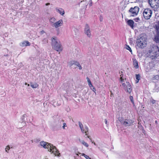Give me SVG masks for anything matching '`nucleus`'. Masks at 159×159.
I'll return each mask as SVG.
<instances>
[{
    "instance_id": "c03bdc74",
    "label": "nucleus",
    "mask_w": 159,
    "mask_h": 159,
    "mask_svg": "<svg viewBox=\"0 0 159 159\" xmlns=\"http://www.w3.org/2000/svg\"><path fill=\"white\" fill-rule=\"evenodd\" d=\"M126 85L125 83H122V86L124 87H125Z\"/></svg>"
},
{
    "instance_id": "7ed1b4c3",
    "label": "nucleus",
    "mask_w": 159,
    "mask_h": 159,
    "mask_svg": "<svg viewBox=\"0 0 159 159\" xmlns=\"http://www.w3.org/2000/svg\"><path fill=\"white\" fill-rule=\"evenodd\" d=\"M150 57L152 59H155L159 54V48L158 47L154 44L150 48Z\"/></svg>"
},
{
    "instance_id": "7c9ffc66",
    "label": "nucleus",
    "mask_w": 159,
    "mask_h": 159,
    "mask_svg": "<svg viewBox=\"0 0 159 159\" xmlns=\"http://www.w3.org/2000/svg\"><path fill=\"white\" fill-rule=\"evenodd\" d=\"M79 124L80 127V129L81 130V131L82 130V129H83L84 128L83 127V126L82 124V123L80 122H79Z\"/></svg>"
},
{
    "instance_id": "72a5a7b5",
    "label": "nucleus",
    "mask_w": 159,
    "mask_h": 159,
    "mask_svg": "<svg viewBox=\"0 0 159 159\" xmlns=\"http://www.w3.org/2000/svg\"><path fill=\"white\" fill-rule=\"evenodd\" d=\"M63 124V126H62L63 129H66L65 127L67 126L66 124L65 123H64Z\"/></svg>"
},
{
    "instance_id": "58836bf2",
    "label": "nucleus",
    "mask_w": 159,
    "mask_h": 159,
    "mask_svg": "<svg viewBox=\"0 0 159 159\" xmlns=\"http://www.w3.org/2000/svg\"><path fill=\"white\" fill-rule=\"evenodd\" d=\"M89 2H90V3H89V5L90 6H92V0H90L89 1Z\"/></svg>"
},
{
    "instance_id": "20e7f679",
    "label": "nucleus",
    "mask_w": 159,
    "mask_h": 159,
    "mask_svg": "<svg viewBox=\"0 0 159 159\" xmlns=\"http://www.w3.org/2000/svg\"><path fill=\"white\" fill-rule=\"evenodd\" d=\"M51 148H49V151L50 152H52L54 153L56 156H60V154L59 153V152L58 150L57 149L56 147L54 146L52 144H51Z\"/></svg>"
},
{
    "instance_id": "6ab92c4d",
    "label": "nucleus",
    "mask_w": 159,
    "mask_h": 159,
    "mask_svg": "<svg viewBox=\"0 0 159 159\" xmlns=\"http://www.w3.org/2000/svg\"><path fill=\"white\" fill-rule=\"evenodd\" d=\"M88 131V128L87 126H85L84 127V128H83L82 130V132L83 133H85L86 134L85 135H87V132Z\"/></svg>"
},
{
    "instance_id": "aec40b11",
    "label": "nucleus",
    "mask_w": 159,
    "mask_h": 159,
    "mask_svg": "<svg viewBox=\"0 0 159 159\" xmlns=\"http://www.w3.org/2000/svg\"><path fill=\"white\" fill-rule=\"evenodd\" d=\"M48 40L47 38H44L42 41L43 44H46L48 43Z\"/></svg>"
},
{
    "instance_id": "4be33fe9",
    "label": "nucleus",
    "mask_w": 159,
    "mask_h": 159,
    "mask_svg": "<svg viewBox=\"0 0 159 159\" xmlns=\"http://www.w3.org/2000/svg\"><path fill=\"white\" fill-rule=\"evenodd\" d=\"M86 79L87 80V81L90 87H91L92 86V84L91 83V82L89 79V78L88 77L86 78Z\"/></svg>"
},
{
    "instance_id": "412c9836",
    "label": "nucleus",
    "mask_w": 159,
    "mask_h": 159,
    "mask_svg": "<svg viewBox=\"0 0 159 159\" xmlns=\"http://www.w3.org/2000/svg\"><path fill=\"white\" fill-rule=\"evenodd\" d=\"M140 76L139 74H136V79L137 80L136 81V83H138L139 80L140 79Z\"/></svg>"
},
{
    "instance_id": "c756f323",
    "label": "nucleus",
    "mask_w": 159,
    "mask_h": 159,
    "mask_svg": "<svg viewBox=\"0 0 159 159\" xmlns=\"http://www.w3.org/2000/svg\"><path fill=\"white\" fill-rule=\"evenodd\" d=\"M82 155L83 156H84L86 159H91L89 157V156L86 155L84 153H82Z\"/></svg>"
},
{
    "instance_id": "0eeeda50",
    "label": "nucleus",
    "mask_w": 159,
    "mask_h": 159,
    "mask_svg": "<svg viewBox=\"0 0 159 159\" xmlns=\"http://www.w3.org/2000/svg\"><path fill=\"white\" fill-rule=\"evenodd\" d=\"M40 145L43 147L44 148L48 149V151H49V148H51V146H51V144L44 141L41 142H40Z\"/></svg>"
},
{
    "instance_id": "f3484780",
    "label": "nucleus",
    "mask_w": 159,
    "mask_h": 159,
    "mask_svg": "<svg viewBox=\"0 0 159 159\" xmlns=\"http://www.w3.org/2000/svg\"><path fill=\"white\" fill-rule=\"evenodd\" d=\"M80 142L83 145L86 147H88L89 145L88 143L84 142V140H81L80 139H79Z\"/></svg>"
},
{
    "instance_id": "4c0bfd02",
    "label": "nucleus",
    "mask_w": 159,
    "mask_h": 159,
    "mask_svg": "<svg viewBox=\"0 0 159 159\" xmlns=\"http://www.w3.org/2000/svg\"><path fill=\"white\" fill-rule=\"evenodd\" d=\"M45 32L43 30H42V31H41L40 32V34L41 35H42L44 33H45Z\"/></svg>"
},
{
    "instance_id": "09e8293b",
    "label": "nucleus",
    "mask_w": 159,
    "mask_h": 159,
    "mask_svg": "<svg viewBox=\"0 0 159 159\" xmlns=\"http://www.w3.org/2000/svg\"><path fill=\"white\" fill-rule=\"evenodd\" d=\"M147 1L148 2L149 4V0H147Z\"/></svg>"
},
{
    "instance_id": "a211bd4d",
    "label": "nucleus",
    "mask_w": 159,
    "mask_h": 159,
    "mask_svg": "<svg viewBox=\"0 0 159 159\" xmlns=\"http://www.w3.org/2000/svg\"><path fill=\"white\" fill-rule=\"evenodd\" d=\"M76 61L73 60H71L68 63V65L70 66L71 67L73 65L75 64V63Z\"/></svg>"
},
{
    "instance_id": "603ef678",
    "label": "nucleus",
    "mask_w": 159,
    "mask_h": 159,
    "mask_svg": "<svg viewBox=\"0 0 159 159\" xmlns=\"http://www.w3.org/2000/svg\"><path fill=\"white\" fill-rule=\"evenodd\" d=\"M25 85H27V83H25Z\"/></svg>"
},
{
    "instance_id": "4468645a",
    "label": "nucleus",
    "mask_w": 159,
    "mask_h": 159,
    "mask_svg": "<svg viewBox=\"0 0 159 159\" xmlns=\"http://www.w3.org/2000/svg\"><path fill=\"white\" fill-rule=\"evenodd\" d=\"M56 11L59 13L61 15L63 16L65 14V11L63 9L61 8H56Z\"/></svg>"
},
{
    "instance_id": "f704fd0d",
    "label": "nucleus",
    "mask_w": 159,
    "mask_h": 159,
    "mask_svg": "<svg viewBox=\"0 0 159 159\" xmlns=\"http://www.w3.org/2000/svg\"><path fill=\"white\" fill-rule=\"evenodd\" d=\"M87 137L90 140L91 142H92V143H93L94 144V145H96V143H95L92 142V139L91 138H90V136H87Z\"/></svg>"
},
{
    "instance_id": "f03ea898",
    "label": "nucleus",
    "mask_w": 159,
    "mask_h": 159,
    "mask_svg": "<svg viewBox=\"0 0 159 159\" xmlns=\"http://www.w3.org/2000/svg\"><path fill=\"white\" fill-rule=\"evenodd\" d=\"M51 40L52 48L58 52L62 51V48L61 44L57 38L56 37H52Z\"/></svg>"
},
{
    "instance_id": "dca6fc26",
    "label": "nucleus",
    "mask_w": 159,
    "mask_h": 159,
    "mask_svg": "<svg viewBox=\"0 0 159 159\" xmlns=\"http://www.w3.org/2000/svg\"><path fill=\"white\" fill-rule=\"evenodd\" d=\"M128 25L133 28L134 27V21L131 20H128L127 21Z\"/></svg>"
},
{
    "instance_id": "a878e982",
    "label": "nucleus",
    "mask_w": 159,
    "mask_h": 159,
    "mask_svg": "<svg viewBox=\"0 0 159 159\" xmlns=\"http://www.w3.org/2000/svg\"><path fill=\"white\" fill-rule=\"evenodd\" d=\"M31 86L33 88H37L38 86V85L37 83H35L34 84H31Z\"/></svg>"
},
{
    "instance_id": "5701e85b",
    "label": "nucleus",
    "mask_w": 159,
    "mask_h": 159,
    "mask_svg": "<svg viewBox=\"0 0 159 159\" xmlns=\"http://www.w3.org/2000/svg\"><path fill=\"white\" fill-rule=\"evenodd\" d=\"M56 21V19L54 17H52L49 19V21L50 22L53 23V24L54 23H55L54 22Z\"/></svg>"
},
{
    "instance_id": "393cba45",
    "label": "nucleus",
    "mask_w": 159,
    "mask_h": 159,
    "mask_svg": "<svg viewBox=\"0 0 159 159\" xmlns=\"http://www.w3.org/2000/svg\"><path fill=\"white\" fill-rule=\"evenodd\" d=\"M118 120H119V121L121 123V124H122L123 125V124L124 123V122L125 120L124 119H123L121 117H119L118 118Z\"/></svg>"
},
{
    "instance_id": "864d4df0",
    "label": "nucleus",
    "mask_w": 159,
    "mask_h": 159,
    "mask_svg": "<svg viewBox=\"0 0 159 159\" xmlns=\"http://www.w3.org/2000/svg\"><path fill=\"white\" fill-rule=\"evenodd\" d=\"M29 85H30L29 84H28V86H29Z\"/></svg>"
},
{
    "instance_id": "a18cd8bd",
    "label": "nucleus",
    "mask_w": 159,
    "mask_h": 159,
    "mask_svg": "<svg viewBox=\"0 0 159 159\" xmlns=\"http://www.w3.org/2000/svg\"><path fill=\"white\" fill-rule=\"evenodd\" d=\"M105 121V124H107V120L106 119H105V121Z\"/></svg>"
},
{
    "instance_id": "bb28decb",
    "label": "nucleus",
    "mask_w": 159,
    "mask_h": 159,
    "mask_svg": "<svg viewBox=\"0 0 159 159\" xmlns=\"http://www.w3.org/2000/svg\"><path fill=\"white\" fill-rule=\"evenodd\" d=\"M75 65H76L77 66L79 67V69L80 70L82 69V67H81V66L80 65L79 63L78 62L76 61Z\"/></svg>"
},
{
    "instance_id": "c9c22d12",
    "label": "nucleus",
    "mask_w": 159,
    "mask_h": 159,
    "mask_svg": "<svg viewBox=\"0 0 159 159\" xmlns=\"http://www.w3.org/2000/svg\"><path fill=\"white\" fill-rule=\"evenodd\" d=\"M135 22H138L139 20V17L137 18L134 20Z\"/></svg>"
},
{
    "instance_id": "b1692460",
    "label": "nucleus",
    "mask_w": 159,
    "mask_h": 159,
    "mask_svg": "<svg viewBox=\"0 0 159 159\" xmlns=\"http://www.w3.org/2000/svg\"><path fill=\"white\" fill-rule=\"evenodd\" d=\"M152 80H158L159 79V75H153L151 78Z\"/></svg>"
},
{
    "instance_id": "3c124183",
    "label": "nucleus",
    "mask_w": 159,
    "mask_h": 159,
    "mask_svg": "<svg viewBox=\"0 0 159 159\" xmlns=\"http://www.w3.org/2000/svg\"><path fill=\"white\" fill-rule=\"evenodd\" d=\"M7 55H4L5 56H7Z\"/></svg>"
},
{
    "instance_id": "e433bc0d",
    "label": "nucleus",
    "mask_w": 159,
    "mask_h": 159,
    "mask_svg": "<svg viewBox=\"0 0 159 159\" xmlns=\"http://www.w3.org/2000/svg\"><path fill=\"white\" fill-rule=\"evenodd\" d=\"M7 148H5V149H6V152H7V149L8 150H9L10 148L9 147V146H7Z\"/></svg>"
},
{
    "instance_id": "ddd939ff",
    "label": "nucleus",
    "mask_w": 159,
    "mask_h": 159,
    "mask_svg": "<svg viewBox=\"0 0 159 159\" xmlns=\"http://www.w3.org/2000/svg\"><path fill=\"white\" fill-rule=\"evenodd\" d=\"M20 45L22 47L26 46H30L31 44L28 41H25L20 43Z\"/></svg>"
},
{
    "instance_id": "79ce46f5",
    "label": "nucleus",
    "mask_w": 159,
    "mask_h": 159,
    "mask_svg": "<svg viewBox=\"0 0 159 159\" xmlns=\"http://www.w3.org/2000/svg\"><path fill=\"white\" fill-rule=\"evenodd\" d=\"M120 81L121 82H123L124 81V79L122 78V77H120Z\"/></svg>"
},
{
    "instance_id": "ea45409f",
    "label": "nucleus",
    "mask_w": 159,
    "mask_h": 159,
    "mask_svg": "<svg viewBox=\"0 0 159 159\" xmlns=\"http://www.w3.org/2000/svg\"><path fill=\"white\" fill-rule=\"evenodd\" d=\"M74 31L75 32H78V30L77 29H76V28H75L74 29Z\"/></svg>"
},
{
    "instance_id": "49530a36",
    "label": "nucleus",
    "mask_w": 159,
    "mask_h": 159,
    "mask_svg": "<svg viewBox=\"0 0 159 159\" xmlns=\"http://www.w3.org/2000/svg\"><path fill=\"white\" fill-rule=\"evenodd\" d=\"M50 3H46V6H48V5H50Z\"/></svg>"
},
{
    "instance_id": "1a4fd4ad",
    "label": "nucleus",
    "mask_w": 159,
    "mask_h": 159,
    "mask_svg": "<svg viewBox=\"0 0 159 159\" xmlns=\"http://www.w3.org/2000/svg\"><path fill=\"white\" fill-rule=\"evenodd\" d=\"M158 24V25L156 26L157 32V34L154 39V41L157 43H159V21Z\"/></svg>"
},
{
    "instance_id": "6e6552de",
    "label": "nucleus",
    "mask_w": 159,
    "mask_h": 159,
    "mask_svg": "<svg viewBox=\"0 0 159 159\" xmlns=\"http://www.w3.org/2000/svg\"><path fill=\"white\" fill-rule=\"evenodd\" d=\"M85 33L89 37H90L91 36V30L89 27L88 24H86L85 29Z\"/></svg>"
},
{
    "instance_id": "39448f33",
    "label": "nucleus",
    "mask_w": 159,
    "mask_h": 159,
    "mask_svg": "<svg viewBox=\"0 0 159 159\" xmlns=\"http://www.w3.org/2000/svg\"><path fill=\"white\" fill-rule=\"evenodd\" d=\"M139 9L138 7L136 6L134 8L131 7L129 10V11L131 13L132 16H134L138 14Z\"/></svg>"
},
{
    "instance_id": "a19ab883",
    "label": "nucleus",
    "mask_w": 159,
    "mask_h": 159,
    "mask_svg": "<svg viewBox=\"0 0 159 159\" xmlns=\"http://www.w3.org/2000/svg\"><path fill=\"white\" fill-rule=\"evenodd\" d=\"M151 102L152 103V104H154L155 103V101L154 100H152L151 101Z\"/></svg>"
},
{
    "instance_id": "2eb2a0df",
    "label": "nucleus",
    "mask_w": 159,
    "mask_h": 159,
    "mask_svg": "<svg viewBox=\"0 0 159 159\" xmlns=\"http://www.w3.org/2000/svg\"><path fill=\"white\" fill-rule=\"evenodd\" d=\"M133 64L134 67L137 69H138L139 67V64L138 62L135 58H133Z\"/></svg>"
},
{
    "instance_id": "8fccbe9b",
    "label": "nucleus",
    "mask_w": 159,
    "mask_h": 159,
    "mask_svg": "<svg viewBox=\"0 0 159 159\" xmlns=\"http://www.w3.org/2000/svg\"><path fill=\"white\" fill-rule=\"evenodd\" d=\"M111 93V95H112L113 94L111 92V91H110Z\"/></svg>"
},
{
    "instance_id": "cd10ccee",
    "label": "nucleus",
    "mask_w": 159,
    "mask_h": 159,
    "mask_svg": "<svg viewBox=\"0 0 159 159\" xmlns=\"http://www.w3.org/2000/svg\"><path fill=\"white\" fill-rule=\"evenodd\" d=\"M125 48L128 50H129L130 52H131V53L132 54V50L131 48L128 45H126Z\"/></svg>"
},
{
    "instance_id": "f257e3e1",
    "label": "nucleus",
    "mask_w": 159,
    "mask_h": 159,
    "mask_svg": "<svg viewBox=\"0 0 159 159\" xmlns=\"http://www.w3.org/2000/svg\"><path fill=\"white\" fill-rule=\"evenodd\" d=\"M147 44V39L146 34H141L137 40L136 48L137 49H143L146 46Z\"/></svg>"
},
{
    "instance_id": "5fc2aeb1",
    "label": "nucleus",
    "mask_w": 159,
    "mask_h": 159,
    "mask_svg": "<svg viewBox=\"0 0 159 159\" xmlns=\"http://www.w3.org/2000/svg\"><path fill=\"white\" fill-rule=\"evenodd\" d=\"M151 16V15H150L149 16L150 17Z\"/></svg>"
},
{
    "instance_id": "c85d7f7f",
    "label": "nucleus",
    "mask_w": 159,
    "mask_h": 159,
    "mask_svg": "<svg viewBox=\"0 0 159 159\" xmlns=\"http://www.w3.org/2000/svg\"><path fill=\"white\" fill-rule=\"evenodd\" d=\"M25 115H23L22 117H21V122H25L26 121L25 120Z\"/></svg>"
},
{
    "instance_id": "37998d69",
    "label": "nucleus",
    "mask_w": 159,
    "mask_h": 159,
    "mask_svg": "<svg viewBox=\"0 0 159 159\" xmlns=\"http://www.w3.org/2000/svg\"><path fill=\"white\" fill-rule=\"evenodd\" d=\"M100 20L101 21H102L103 18H102V16H100Z\"/></svg>"
},
{
    "instance_id": "f8f14e48",
    "label": "nucleus",
    "mask_w": 159,
    "mask_h": 159,
    "mask_svg": "<svg viewBox=\"0 0 159 159\" xmlns=\"http://www.w3.org/2000/svg\"><path fill=\"white\" fill-rule=\"evenodd\" d=\"M127 85L126 86L127 89H125L126 91L130 93L132 91V89L131 85L128 82H126Z\"/></svg>"
},
{
    "instance_id": "9d476101",
    "label": "nucleus",
    "mask_w": 159,
    "mask_h": 159,
    "mask_svg": "<svg viewBox=\"0 0 159 159\" xmlns=\"http://www.w3.org/2000/svg\"><path fill=\"white\" fill-rule=\"evenodd\" d=\"M63 21L62 20H60L54 23L52 25V26L56 28H57L60 26H61L63 24Z\"/></svg>"
},
{
    "instance_id": "de8ad7c7",
    "label": "nucleus",
    "mask_w": 159,
    "mask_h": 159,
    "mask_svg": "<svg viewBox=\"0 0 159 159\" xmlns=\"http://www.w3.org/2000/svg\"><path fill=\"white\" fill-rule=\"evenodd\" d=\"M150 13L151 14L152 13V12L151 10H150Z\"/></svg>"
},
{
    "instance_id": "9b49d317",
    "label": "nucleus",
    "mask_w": 159,
    "mask_h": 159,
    "mask_svg": "<svg viewBox=\"0 0 159 159\" xmlns=\"http://www.w3.org/2000/svg\"><path fill=\"white\" fill-rule=\"evenodd\" d=\"M133 123V121L130 119H126L125 120L123 125L126 126H130Z\"/></svg>"
},
{
    "instance_id": "423d86ee",
    "label": "nucleus",
    "mask_w": 159,
    "mask_h": 159,
    "mask_svg": "<svg viewBox=\"0 0 159 159\" xmlns=\"http://www.w3.org/2000/svg\"><path fill=\"white\" fill-rule=\"evenodd\" d=\"M149 10L148 8H146L144 10L143 12V21L146 22L147 20H148L149 19Z\"/></svg>"
},
{
    "instance_id": "2f4dec72",
    "label": "nucleus",
    "mask_w": 159,
    "mask_h": 159,
    "mask_svg": "<svg viewBox=\"0 0 159 159\" xmlns=\"http://www.w3.org/2000/svg\"><path fill=\"white\" fill-rule=\"evenodd\" d=\"M129 99H130L131 102L133 104H134V101L133 97L132 96H130L129 97Z\"/></svg>"
},
{
    "instance_id": "473e14b6",
    "label": "nucleus",
    "mask_w": 159,
    "mask_h": 159,
    "mask_svg": "<svg viewBox=\"0 0 159 159\" xmlns=\"http://www.w3.org/2000/svg\"><path fill=\"white\" fill-rule=\"evenodd\" d=\"M90 88L91 89L96 93V90L95 88L93 86L91 87Z\"/></svg>"
}]
</instances>
